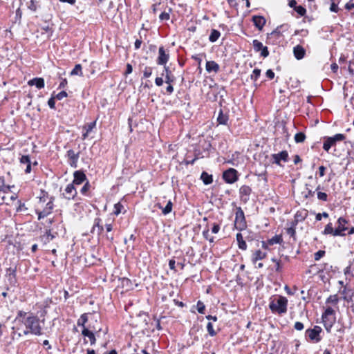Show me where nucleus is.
Returning <instances> with one entry per match:
<instances>
[{
    "label": "nucleus",
    "mask_w": 354,
    "mask_h": 354,
    "mask_svg": "<svg viewBox=\"0 0 354 354\" xmlns=\"http://www.w3.org/2000/svg\"><path fill=\"white\" fill-rule=\"evenodd\" d=\"M44 324V322L33 313L28 319L25 320L23 325L18 326L17 330H21V333H19L18 335L19 337L30 334L35 336L42 335Z\"/></svg>",
    "instance_id": "obj_1"
},
{
    "label": "nucleus",
    "mask_w": 354,
    "mask_h": 354,
    "mask_svg": "<svg viewBox=\"0 0 354 354\" xmlns=\"http://www.w3.org/2000/svg\"><path fill=\"white\" fill-rule=\"evenodd\" d=\"M288 299L281 295L272 296L269 299V308L274 314L284 315L288 310Z\"/></svg>",
    "instance_id": "obj_2"
},
{
    "label": "nucleus",
    "mask_w": 354,
    "mask_h": 354,
    "mask_svg": "<svg viewBox=\"0 0 354 354\" xmlns=\"http://www.w3.org/2000/svg\"><path fill=\"white\" fill-rule=\"evenodd\" d=\"M46 201L45 195H43V196L39 198V205L42 209H41L39 207H37L35 209L36 214L38 215L39 220L48 216L53 212L54 209V198L50 197V200L46 203L45 207H44V204L46 203Z\"/></svg>",
    "instance_id": "obj_3"
},
{
    "label": "nucleus",
    "mask_w": 354,
    "mask_h": 354,
    "mask_svg": "<svg viewBox=\"0 0 354 354\" xmlns=\"http://www.w3.org/2000/svg\"><path fill=\"white\" fill-rule=\"evenodd\" d=\"M345 139V136L342 133H337L331 137H324L323 149L328 153L330 152V149L335 148L337 142L342 141Z\"/></svg>",
    "instance_id": "obj_4"
},
{
    "label": "nucleus",
    "mask_w": 354,
    "mask_h": 354,
    "mask_svg": "<svg viewBox=\"0 0 354 354\" xmlns=\"http://www.w3.org/2000/svg\"><path fill=\"white\" fill-rule=\"evenodd\" d=\"M234 227L239 231H243L247 228L245 214L241 207H236Z\"/></svg>",
    "instance_id": "obj_5"
},
{
    "label": "nucleus",
    "mask_w": 354,
    "mask_h": 354,
    "mask_svg": "<svg viewBox=\"0 0 354 354\" xmlns=\"http://www.w3.org/2000/svg\"><path fill=\"white\" fill-rule=\"evenodd\" d=\"M322 329L319 326H315L313 328H308L305 332L306 338H308L310 342L318 343L322 340L320 335Z\"/></svg>",
    "instance_id": "obj_6"
},
{
    "label": "nucleus",
    "mask_w": 354,
    "mask_h": 354,
    "mask_svg": "<svg viewBox=\"0 0 354 354\" xmlns=\"http://www.w3.org/2000/svg\"><path fill=\"white\" fill-rule=\"evenodd\" d=\"M223 178L225 183L232 184L239 179L238 171L234 168H230L223 173Z\"/></svg>",
    "instance_id": "obj_7"
},
{
    "label": "nucleus",
    "mask_w": 354,
    "mask_h": 354,
    "mask_svg": "<svg viewBox=\"0 0 354 354\" xmlns=\"http://www.w3.org/2000/svg\"><path fill=\"white\" fill-rule=\"evenodd\" d=\"M80 152L75 153L74 150L69 149L66 151V157L68 165L73 168L77 167L78 160L80 158Z\"/></svg>",
    "instance_id": "obj_8"
},
{
    "label": "nucleus",
    "mask_w": 354,
    "mask_h": 354,
    "mask_svg": "<svg viewBox=\"0 0 354 354\" xmlns=\"http://www.w3.org/2000/svg\"><path fill=\"white\" fill-rule=\"evenodd\" d=\"M252 188L248 185H242L239 190L240 201L245 204L250 200V196L252 194Z\"/></svg>",
    "instance_id": "obj_9"
},
{
    "label": "nucleus",
    "mask_w": 354,
    "mask_h": 354,
    "mask_svg": "<svg viewBox=\"0 0 354 354\" xmlns=\"http://www.w3.org/2000/svg\"><path fill=\"white\" fill-rule=\"evenodd\" d=\"M169 59V52L167 51L163 46H160L158 48V56L156 59L158 65L166 66V64Z\"/></svg>",
    "instance_id": "obj_10"
},
{
    "label": "nucleus",
    "mask_w": 354,
    "mask_h": 354,
    "mask_svg": "<svg viewBox=\"0 0 354 354\" xmlns=\"http://www.w3.org/2000/svg\"><path fill=\"white\" fill-rule=\"evenodd\" d=\"M288 153L287 151H282L278 153H273L271 155V158L272 160V163L276 164L277 165L281 166V161H283L284 162H288Z\"/></svg>",
    "instance_id": "obj_11"
},
{
    "label": "nucleus",
    "mask_w": 354,
    "mask_h": 354,
    "mask_svg": "<svg viewBox=\"0 0 354 354\" xmlns=\"http://www.w3.org/2000/svg\"><path fill=\"white\" fill-rule=\"evenodd\" d=\"M282 28V26L280 27H277L274 30H273L271 33L268 35L267 37V43L268 44H274L278 41V40L283 37L280 28Z\"/></svg>",
    "instance_id": "obj_12"
},
{
    "label": "nucleus",
    "mask_w": 354,
    "mask_h": 354,
    "mask_svg": "<svg viewBox=\"0 0 354 354\" xmlns=\"http://www.w3.org/2000/svg\"><path fill=\"white\" fill-rule=\"evenodd\" d=\"M348 221L343 217H339L337 220L338 227L335 230V236H344V231L347 230V227H345Z\"/></svg>",
    "instance_id": "obj_13"
},
{
    "label": "nucleus",
    "mask_w": 354,
    "mask_h": 354,
    "mask_svg": "<svg viewBox=\"0 0 354 354\" xmlns=\"http://www.w3.org/2000/svg\"><path fill=\"white\" fill-rule=\"evenodd\" d=\"M77 195V191L73 183L67 185L63 193L64 197L67 200L74 199Z\"/></svg>",
    "instance_id": "obj_14"
},
{
    "label": "nucleus",
    "mask_w": 354,
    "mask_h": 354,
    "mask_svg": "<svg viewBox=\"0 0 354 354\" xmlns=\"http://www.w3.org/2000/svg\"><path fill=\"white\" fill-rule=\"evenodd\" d=\"M97 232V236H101L104 232V226L102 224V221L100 217H96L94 219L93 225L91 228V232L94 233Z\"/></svg>",
    "instance_id": "obj_15"
},
{
    "label": "nucleus",
    "mask_w": 354,
    "mask_h": 354,
    "mask_svg": "<svg viewBox=\"0 0 354 354\" xmlns=\"http://www.w3.org/2000/svg\"><path fill=\"white\" fill-rule=\"evenodd\" d=\"M322 323L327 333H331V329L336 321L335 316L322 317Z\"/></svg>",
    "instance_id": "obj_16"
},
{
    "label": "nucleus",
    "mask_w": 354,
    "mask_h": 354,
    "mask_svg": "<svg viewBox=\"0 0 354 354\" xmlns=\"http://www.w3.org/2000/svg\"><path fill=\"white\" fill-rule=\"evenodd\" d=\"M308 214V210L306 209L298 210L295 214V220L292 223L295 225H297L299 222H302L307 218Z\"/></svg>",
    "instance_id": "obj_17"
},
{
    "label": "nucleus",
    "mask_w": 354,
    "mask_h": 354,
    "mask_svg": "<svg viewBox=\"0 0 354 354\" xmlns=\"http://www.w3.org/2000/svg\"><path fill=\"white\" fill-rule=\"evenodd\" d=\"M73 184L80 185L86 180V176L82 171H75L73 174Z\"/></svg>",
    "instance_id": "obj_18"
},
{
    "label": "nucleus",
    "mask_w": 354,
    "mask_h": 354,
    "mask_svg": "<svg viewBox=\"0 0 354 354\" xmlns=\"http://www.w3.org/2000/svg\"><path fill=\"white\" fill-rule=\"evenodd\" d=\"M267 257V253L262 252L260 250H255L251 257V261L253 264L256 265L258 261L263 260Z\"/></svg>",
    "instance_id": "obj_19"
},
{
    "label": "nucleus",
    "mask_w": 354,
    "mask_h": 354,
    "mask_svg": "<svg viewBox=\"0 0 354 354\" xmlns=\"http://www.w3.org/2000/svg\"><path fill=\"white\" fill-rule=\"evenodd\" d=\"M252 22L258 30H261L266 24V20L262 16L255 15L252 17Z\"/></svg>",
    "instance_id": "obj_20"
},
{
    "label": "nucleus",
    "mask_w": 354,
    "mask_h": 354,
    "mask_svg": "<svg viewBox=\"0 0 354 354\" xmlns=\"http://www.w3.org/2000/svg\"><path fill=\"white\" fill-rule=\"evenodd\" d=\"M32 314V313H26L23 310H19L17 313L16 320L19 322V326H21L25 322V320H26V319H28Z\"/></svg>",
    "instance_id": "obj_21"
},
{
    "label": "nucleus",
    "mask_w": 354,
    "mask_h": 354,
    "mask_svg": "<svg viewBox=\"0 0 354 354\" xmlns=\"http://www.w3.org/2000/svg\"><path fill=\"white\" fill-rule=\"evenodd\" d=\"M293 54L295 57L300 60L305 57L306 50L300 45H297L293 48Z\"/></svg>",
    "instance_id": "obj_22"
},
{
    "label": "nucleus",
    "mask_w": 354,
    "mask_h": 354,
    "mask_svg": "<svg viewBox=\"0 0 354 354\" xmlns=\"http://www.w3.org/2000/svg\"><path fill=\"white\" fill-rule=\"evenodd\" d=\"M29 86H35L38 89L45 86L44 80L42 77H35L28 82Z\"/></svg>",
    "instance_id": "obj_23"
},
{
    "label": "nucleus",
    "mask_w": 354,
    "mask_h": 354,
    "mask_svg": "<svg viewBox=\"0 0 354 354\" xmlns=\"http://www.w3.org/2000/svg\"><path fill=\"white\" fill-rule=\"evenodd\" d=\"M20 163L21 165H26L25 173L29 174L31 171V162L29 156L25 155L20 158Z\"/></svg>",
    "instance_id": "obj_24"
},
{
    "label": "nucleus",
    "mask_w": 354,
    "mask_h": 354,
    "mask_svg": "<svg viewBox=\"0 0 354 354\" xmlns=\"http://www.w3.org/2000/svg\"><path fill=\"white\" fill-rule=\"evenodd\" d=\"M236 239L238 244V248L241 250H246L248 248L247 243L243 239V234L241 233H237L236 235Z\"/></svg>",
    "instance_id": "obj_25"
},
{
    "label": "nucleus",
    "mask_w": 354,
    "mask_h": 354,
    "mask_svg": "<svg viewBox=\"0 0 354 354\" xmlns=\"http://www.w3.org/2000/svg\"><path fill=\"white\" fill-rule=\"evenodd\" d=\"M206 71L208 73L214 72L217 73L219 71V65L214 61H207L206 62Z\"/></svg>",
    "instance_id": "obj_26"
},
{
    "label": "nucleus",
    "mask_w": 354,
    "mask_h": 354,
    "mask_svg": "<svg viewBox=\"0 0 354 354\" xmlns=\"http://www.w3.org/2000/svg\"><path fill=\"white\" fill-rule=\"evenodd\" d=\"M164 70L165 72V82L167 84H171L174 83L176 80L175 76L172 74L171 71L169 68L168 66H165Z\"/></svg>",
    "instance_id": "obj_27"
},
{
    "label": "nucleus",
    "mask_w": 354,
    "mask_h": 354,
    "mask_svg": "<svg viewBox=\"0 0 354 354\" xmlns=\"http://www.w3.org/2000/svg\"><path fill=\"white\" fill-rule=\"evenodd\" d=\"M82 335L84 337H87L89 339L91 345L95 343V337L93 332L90 331L88 328H84L82 331Z\"/></svg>",
    "instance_id": "obj_28"
},
{
    "label": "nucleus",
    "mask_w": 354,
    "mask_h": 354,
    "mask_svg": "<svg viewBox=\"0 0 354 354\" xmlns=\"http://www.w3.org/2000/svg\"><path fill=\"white\" fill-rule=\"evenodd\" d=\"M229 120V116L227 113H223L222 110H220L218 118H217V122L219 124H223L225 125L227 124Z\"/></svg>",
    "instance_id": "obj_29"
},
{
    "label": "nucleus",
    "mask_w": 354,
    "mask_h": 354,
    "mask_svg": "<svg viewBox=\"0 0 354 354\" xmlns=\"http://www.w3.org/2000/svg\"><path fill=\"white\" fill-rule=\"evenodd\" d=\"M201 179L205 185H209L213 182L212 175H210L205 171L202 172Z\"/></svg>",
    "instance_id": "obj_30"
},
{
    "label": "nucleus",
    "mask_w": 354,
    "mask_h": 354,
    "mask_svg": "<svg viewBox=\"0 0 354 354\" xmlns=\"http://www.w3.org/2000/svg\"><path fill=\"white\" fill-rule=\"evenodd\" d=\"M268 243L270 245H273L274 244H280L283 242L282 236L281 234H277L272 238L267 240Z\"/></svg>",
    "instance_id": "obj_31"
},
{
    "label": "nucleus",
    "mask_w": 354,
    "mask_h": 354,
    "mask_svg": "<svg viewBox=\"0 0 354 354\" xmlns=\"http://www.w3.org/2000/svg\"><path fill=\"white\" fill-rule=\"evenodd\" d=\"M158 207L162 209V213L164 215H167L169 214L172 210L173 203L171 201H169L166 205V206L162 208L160 205H158Z\"/></svg>",
    "instance_id": "obj_32"
},
{
    "label": "nucleus",
    "mask_w": 354,
    "mask_h": 354,
    "mask_svg": "<svg viewBox=\"0 0 354 354\" xmlns=\"http://www.w3.org/2000/svg\"><path fill=\"white\" fill-rule=\"evenodd\" d=\"M220 36H221V32L218 30H217L216 29H212L211 30V33L209 37V41L214 43L218 40V39L220 37Z\"/></svg>",
    "instance_id": "obj_33"
},
{
    "label": "nucleus",
    "mask_w": 354,
    "mask_h": 354,
    "mask_svg": "<svg viewBox=\"0 0 354 354\" xmlns=\"http://www.w3.org/2000/svg\"><path fill=\"white\" fill-rule=\"evenodd\" d=\"M6 273L8 277V280L10 282H13L16 281V269L12 268H9L6 270Z\"/></svg>",
    "instance_id": "obj_34"
},
{
    "label": "nucleus",
    "mask_w": 354,
    "mask_h": 354,
    "mask_svg": "<svg viewBox=\"0 0 354 354\" xmlns=\"http://www.w3.org/2000/svg\"><path fill=\"white\" fill-rule=\"evenodd\" d=\"M71 75H79L83 76L82 65L78 64L75 66L71 72Z\"/></svg>",
    "instance_id": "obj_35"
},
{
    "label": "nucleus",
    "mask_w": 354,
    "mask_h": 354,
    "mask_svg": "<svg viewBox=\"0 0 354 354\" xmlns=\"http://www.w3.org/2000/svg\"><path fill=\"white\" fill-rule=\"evenodd\" d=\"M296 226L293 223H291V226L286 229V233L293 239L294 241L296 240Z\"/></svg>",
    "instance_id": "obj_36"
},
{
    "label": "nucleus",
    "mask_w": 354,
    "mask_h": 354,
    "mask_svg": "<svg viewBox=\"0 0 354 354\" xmlns=\"http://www.w3.org/2000/svg\"><path fill=\"white\" fill-rule=\"evenodd\" d=\"M88 322V316L86 313L82 314L78 319L77 324L79 326H82L83 328H86L85 324Z\"/></svg>",
    "instance_id": "obj_37"
},
{
    "label": "nucleus",
    "mask_w": 354,
    "mask_h": 354,
    "mask_svg": "<svg viewBox=\"0 0 354 354\" xmlns=\"http://www.w3.org/2000/svg\"><path fill=\"white\" fill-rule=\"evenodd\" d=\"M172 12V9L171 8H168V11H164L159 15V19L161 21H168L170 19V14Z\"/></svg>",
    "instance_id": "obj_38"
},
{
    "label": "nucleus",
    "mask_w": 354,
    "mask_h": 354,
    "mask_svg": "<svg viewBox=\"0 0 354 354\" xmlns=\"http://www.w3.org/2000/svg\"><path fill=\"white\" fill-rule=\"evenodd\" d=\"M203 236L205 239L208 240L210 243L214 242V237L211 236L209 234V229L208 225H207L205 230H203Z\"/></svg>",
    "instance_id": "obj_39"
},
{
    "label": "nucleus",
    "mask_w": 354,
    "mask_h": 354,
    "mask_svg": "<svg viewBox=\"0 0 354 354\" xmlns=\"http://www.w3.org/2000/svg\"><path fill=\"white\" fill-rule=\"evenodd\" d=\"M323 234H332L335 236V230H333V225L331 223H328L324 228V230L322 232Z\"/></svg>",
    "instance_id": "obj_40"
},
{
    "label": "nucleus",
    "mask_w": 354,
    "mask_h": 354,
    "mask_svg": "<svg viewBox=\"0 0 354 354\" xmlns=\"http://www.w3.org/2000/svg\"><path fill=\"white\" fill-rule=\"evenodd\" d=\"M339 302V298L337 295H330L327 299L326 303V304H331L333 305H337Z\"/></svg>",
    "instance_id": "obj_41"
},
{
    "label": "nucleus",
    "mask_w": 354,
    "mask_h": 354,
    "mask_svg": "<svg viewBox=\"0 0 354 354\" xmlns=\"http://www.w3.org/2000/svg\"><path fill=\"white\" fill-rule=\"evenodd\" d=\"M306 139V135L303 132L297 133L295 135V141L297 143H301L304 142Z\"/></svg>",
    "instance_id": "obj_42"
},
{
    "label": "nucleus",
    "mask_w": 354,
    "mask_h": 354,
    "mask_svg": "<svg viewBox=\"0 0 354 354\" xmlns=\"http://www.w3.org/2000/svg\"><path fill=\"white\" fill-rule=\"evenodd\" d=\"M252 45H253L254 50L256 52H259L264 47L263 44L257 39L253 40Z\"/></svg>",
    "instance_id": "obj_43"
},
{
    "label": "nucleus",
    "mask_w": 354,
    "mask_h": 354,
    "mask_svg": "<svg viewBox=\"0 0 354 354\" xmlns=\"http://www.w3.org/2000/svg\"><path fill=\"white\" fill-rule=\"evenodd\" d=\"M260 75H261V70L259 68H254L252 71V73L250 75V78H251V80H252L253 81L255 82L257 80V79L259 77Z\"/></svg>",
    "instance_id": "obj_44"
},
{
    "label": "nucleus",
    "mask_w": 354,
    "mask_h": 354,
    "mask_svg": "<svg viewBox=\"0 0 354 354\" xmlns=\"http://www.w3.org/2000/svg\"><path fill=\"white\" fill-rule=\"evenodd\" d=\"M335 312L331 307H327L322 314V317L335 316Z\"/></svg>",
    "instance_id": "obj_45"
},
{
    "label": "nucleus",
    "mask_w": 354,
    "mask_h": 354,
    "mask_svg": "<svg viewBox=\"0 0 354 354\" xmlns=\"http://www.w3.org/2000/svg\"><path fill=\"white\" fill-rule=\"evenodd\" d=\"M123 205L120 203L114 205V214L118 216L122 212Z\"/></svg>",
    "instance_id": "obj_46"
},
{
    "label": "nucleus",
    "mask_w": 354,
    "mask_h": 354,
    "mask_svg": "<svg viewBox=\"0 0 354 354\" xmlns=\"http://www.w3.org/2000/svg\"><path fill=\"white\" fill-rule=\"evenodd\" d=\"M196 307H197V310L199 313H201V314L205 313V306L201 301H198Z\"/></svg>",
    "instance_id": "obj_47"
},
{
    "label": "nucleus",
    "mask_w": 354,
    "mask_h": 354,
    "mask_svg": "<svg viewBox=\"0 0 354 354\" xmlns=\"http://www.w3.org/2000/svg\"><path fill=\"white\" fill-rule=\"evenodd\" d=\"M207 330L210 336L214 337L216 335V332L214 330L213 325L211 322L207 323Z\"/></svg>",
    "instance_id": "obj_48"
},
{
    "label": "nucleus",
    "mask_w": 354,
    "mask_h": 354,
    "mask_svg": "<svg viewBox=\"0 0 354 354\" xmlns=\"http://www.w3.org/2000/svg\"><path fill=\"white\" fill-rule=\"evenodd\" d=\"M10 189L9 186L5 185V180L3 177H0V191L7 192Z\"/></svg>",
    "instance_id": "obj_49"
},
{
    "label": "nucleus",
    "mask_w": 354,
    "mask_h": 354,
    "mask_svg": "<svg viewBox=\"0 0 354 354\" xmlns=\"http://www.w3.org/2000/svg\"><path fill=\"white\" fill-rule=\"evenodd\" d=\"M152 71H153V69H152V68H151V67H150V66H146V67L145 68L144 71H143V77H144L145 78H148V77H149L151 75V74H152Z\"/></svg>",
    "instance_id": "obj_50"
},
{
    "label": "nucleus",
    "mask_w": 354,
    "mask_h": 354,
    "mask_svg": "<svg viewBox=\"0 0 354 354\" xmlns=\"http://www.w3.org/2000/svg\"><path fill=\"white\" fill-rule=\"evenodd\" d=\"M91 185L88 181H87L84 186L82 187L80 192L83 195H86L87 192L90 189Z\"/></svg>",
    "instance_id": "obj_51"
},
{
    "label": "nucleus",
    "mask_w": 354,
    "mask_h": 354,
    "mask_svg": "<svg viewBox=\"0 0 354 354\" xmlns=\"http://www.w3.org/2000/svg\"><path fill=\"white\" fill-rule=\"evenodd\" d=\"M272 261L275 263L276 272H281L282 270V267L280 261L276 259L275 258H272Z\"/></svg>",
    "instance_id": "obj_52"
},
{
    "label": "nucleus",
    "mask_w": 354,
    "mask_h": 354,
    "mask_svg": "<svg viewBox=\"0 0 354 354\" xmlns=\"http://www.w3.org/2000/svg\"><path fill=\"white\" fill-rule=\"evenodd\" d=\"M317 198L325 202L328 201V195L324 192H317Z\"/></svg>",
    "instance_id": "obj_53"
},
{
    "label": "nucleus",
    "mask_w": 354,
    "mask_h": 354,
    "mask_svg": "<svg viewBox=\"0 0 354 354\" xmlns=\"http://www.w3.org/2000/svg\"><path fill=\"white\" fill-rule=\"evenodd\" d=\"M295 10L300 15V16H304L306 12V10L301 6H298L297 7H295Z\"/></svg>",
    "instance_id": "obj_54"
},
{
    "label": "nucleus",
    "mask_w": 354,
    "mask_h": 354,
    "mask_svg": "<svg viewBox=\"0 0 354 354\" xmlns=\"http://www.w3.org/2000/svg\"><path fill=\"white\" fill-rule=\"evenodd\" d=\"M325 255V251L324 250H319L314 254V259L315 261H319L322 257H323Z\"/></svg>",
    "instance_id": "obj_55"
},
{
    "label": "nucleus",
    "mask_w": 354,
    "mask_h": 354,
    "mask_svg": "<svg viewBox=\"0 0 354 354\" xmlns=\"http://www.w3.org/2000/svg\"><path fill=\"white\" fill-rule=\"evenodd\" d=\"M95 125L96 122L94 121L93 122L87 124L84 128L86 129V131H87V132H91L95 127Z\"/></svg>",
    "instance_id": "obj_56"
},
{
    "label": "nucleus",
    "mask_w": 354,
    "mask_h": 354,
    "mask_svg": "<svg viewBox=\"0 0 354 354\" xmlns=\"http://www.w3.org/2000/svg\"><path fill=\"white\" fill-rule=\"evenodd\" d=\"M67 93L64 91H62L56 95L55 98L58 100H61L63 98L67 97Z\"/></svg>",
    "instance_id": "obj_57"
},
{
    "label": "nucleus",
    "mask_w": 354,
    "mask_h": 354,
    "mask_svg": "<svg viewBox=\"0 0 354 354\" xmlns=\"http://www.w3.org/2000/svg\"><path fill=\"white\" fill-rule=\"evenodd\" d=\"M211 230L212 233L217 234L220 230V225L218 223H214Z\"/></svg>",
    "instance_id": "obj_58"
},
{
    "label": "nucleus",
    "mask_w": 354,
    "mask_h": 354,
    "mask_svg": "<svg viewBox=\"0 0 354 354\" xmlns=\"http://www.w3.org/2000/svg\"><path fill=\"white\" fill-rule=\"evenodd\" d=\"M294 328L297 330L301 331L304 328V325L300 322H297L295 323Z\"/></svg>",
    "instance_id": "obj_59"
},
{
    "label": "nucleus",
    "mask_w": 354,
    "mask_h": 354,
    "mask_svg": "<svg viewBox=\"0 0 354 354\" xmlns=\"http://www.w3.org/2000/svg\"><path fill=\"white\" fill-rule=\"evenodd\" d=\"M261 56L263 57H267L269 55V51L268 47L264 46L261 50Z\"/></svg>",
    "instance_id": "obj_60"
},
{
    "label": "nucleus",
    "mask_w": 354,
    "mask_h": 354,
    "mask_svg": "<svg viewBox=\"0 0 354 354\" xmlns=\"http://www.w3.org/2000/svg\"><path fill=\"white\" fill-rule=\"evenodd\" d=\"M132 71H133V67H132L131 64L128 63L127 64V68H126V71L124 73V75L127 77L128 75H129L132 73Z\"/></svg>",
    "instance_id": "obj_61"
},
{
    "label": "nucleus",
    "mask_w": 354,
    "mask_h": 354,
    "mask_svg": "<svg viewBox=\"0 0 354 354\" xmlns=\"http://www.w3.org/2000/svg\"><path fill=\"white\" fill-rule=\"evenodd\" d=\"M55 98L54 97H50L48 101V105L49 106V107L50 109H55Z\"/></svg>",
    "instance_id": "obj_62"
},
{
    "label": "nucleus",
    "mask_w": 354,
    "mask_h": 354,
    "mask_svg": "<svg viewBox=\"0 0 354 354\" xmlns=\"http://www.w3.org/2000/svg\"><path fill=\"white\" fill-rule=\"evenodd\" d=\"M339 8H338L337 4L334 2H332L330 6V10L333 12H337Z\"/></svg>",
    "instance_id": "obj_63"
},
{
    "label": "nucleus",
    "mask_w": 354,
    "mask_h": 354,
    "mask_svg": "<svg viewBox=\"0 0 354 354\" xmlns=\"http://www.w3.org/2000/svg\"><path fill=\"white\" fill-rule=\"evenodd\" d=\"M45 235L46 236L47 240L49 241L55 238V235L52 234L50 230L46 231Z\"/></svg>",
    "instance_id": "obj_64"
}]
</instances>
